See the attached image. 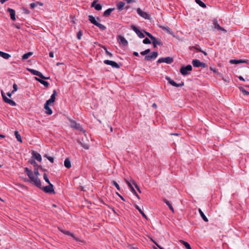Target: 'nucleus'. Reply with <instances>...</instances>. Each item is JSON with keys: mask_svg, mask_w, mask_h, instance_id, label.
<instances>
[{"mask_svg": "<svg viewBox=\"0 0 249 249\" xmlns=\"http://www.w3.org/2000/svg\"><path fill=\"white\" fill-rule=\"evenodd\" d=\"M70 122L71 123V128L80 131H84V130L81 125L77 123L76 121L71 119L70 120Z\"/></svg>", "mask_w": 249, "mask_h": 249, "instance_id": "nucleus-1", "label": "nucleus"}, {"mask_svg": "<svg viewBox=\"0 0 249 249\" xmlns=\"http://www.w3.org/2000/svg\"><path fill=\"white\" fill-rule=\"evenodd\" d=\"M192 67L191 65H188L186 66H182L180 69V72L183 75H186L188 74V71L192 70Z\"/></svg>", "mask_w": 249, "mask_h": 249, "instance_id": "nucleus-2", "label": "nucleus"}, {"mask_svg": "<svg viewBox=\"0 0 249 249\" xmlns=\"http://www.w3.org/2000/svg\"><path fill=\"white\" fill-rule=\"evenodd\" d=\"M137 12L139 15L142 18L147 19H150V15L147 13L143 11L140 8H138L137 9Z\"/></svg>", "mask_w": 249, "mask_h": 249, "instance_id": "nucleus-3", "label": "nucleus"}, {"mask_svg": "<svg viewBox=\"0 0 249 249\" xmlns=\"http://www.w3.org/2000/svg\"><path fill=\"white\" fill-rule=\"evenodd\" d=\"M174 60L173 57H161L158 59L157 62L158 63H166L167 64H171L173 62Z\"/></svg>", "mask_w": 249, "mask_h": 249, "instance_id": "nucleus-4", "label": "nucleus"}, {"mask_svg": "<svg viewBox=\"0 0 249 249\" xmlns=\"http://www.w3.org/2000/svg\"><path fill=\"white\" fill-rule=\"evenodd\" d=\"M192 64L195 67H201L202 68H206L207 65L206 64L200 62L199 60L197 59H194L192 61Z\"/></svg>", "mask_w": 249, "mask_h": 249, "instance_id": "nucleus-5", "label": "nucleus"}, {"mask_svg": "<svg viewBox=\"0 0 249 249\" xmlns=\"http://www.w3.org/2000/svg\"><path fill=\"white\" fill-rule=\"evenodd\" d=\"M1 95H2V98H3V101L9 104L11 106H16V103H15V101H14L13 100H11V99H10L9 98H8L5 95L4 93L2 91H1Z\"/></svg>", "mask_w": 249, "mask_h": 249, "instance_id": "nucleus-6", "label": "nucleus"}, {"mask_svg": "<svg viewBox=\"0 0 249 249\" xmlns=\"http://www.w3.org/2000/svg\"><path fill=\"white\" fill-rule=\"evenodd\" d=\"M166 79L168 81V83L174 87H181L184 85L183 82H181V83L178 84L169 77H166Z\"/></svg>", "mask_w": 249, "mask_h": 249, "instance_id": "nucleus-7", "label": "nucleus"}, {"mask_svg": "<svg viewBox=\"0 0 249 249\" xmlns=\"http://www.w3.org/2000/svg\"><path fill=\"white\" fill-rule=\"evenodd\" d=\"M131 28L136 33L140 38H142L144 37V35L138 28V27L134 25H132L131 26Z\"/></svg>", "mask_w": 249, "mask_h": 249, "instance_id": "nucleus-8", "label": "nucleus"}, {"mask_svg": "<svg viewBox=\"0 0 249 249\" xmlns=\"http://www.w3.org/2000/svg\"><path fill=\"white\" fill-rule=\"evenodd\" d=\"M104 63L105 64L111 66L113 68H115L117 69H119L120 68V65L113 61L105 60L104 61Z\"/></svg>", "mask_w": 249, "mask_h": 249, "instance_id": "nucleus-9", "label": "nucleus"}, {"mask_svg": "<svg viewBox=\"0 0 249 249\" xmlns=\"http://www.w3.org/2000/svg\"><path fill=\"white\" fill-rule=\"evenodd\" d=\"M158 55V52H153L150 55H146L144 57L145 61H150L152 59H155Z\"/></svg>", "mask_w": 249, "mask_h": 249, "instance_id": "nucleus-10", "label": "nucleus"}, {"mask_svg": "<svg viewBox=\"0 0 249 249\" xmlns=\"http://www.w3.org/2000/svg\"><path fill=\"white\" fill-rule=\"evenodd\" d=\"M125 182L127 184L128 186L130 188V189L131 191L132 192V193L134 195H135L138 199H140V196L138 195V194L136 192L135 190L134 189V188L132 186V185L131 184V183H132L131 181L130 182L128 180L125 179Z\"/></svg>", "mask_w": 249, "mask_h": 249, "instance_id": "nucleus-11", "label": "nucleus"}, {"mask_svg": "<svg viewBox=\"0 0 249 249\" xmlns=\"http://www.w3.org/2000/svg\"><path fill=\"white\" fill-rule=\"evenodd\" d=\"M158 27L162 29L163 30H164V31L166 32L167 33H168L169 34H170V35H172V36H174V32L169 27H168V26H164L161 25H158Z\"/></svg>", "mask_w": 249, "mask_h": 249, "instance_id": "nucleus-12", "label": "nucleus"}, {"mask_svg": "<svg viewBox=\"0 0 249 249\" xmlns=\"http://www.w3.org/2000/svg\"><path fill=\"white\" fill-rule=\"evenodd\" d=\"M117 39L120 45H122L124 46H126L127 45L128 42L124 36L120 35L118 36H117Z\"/></svg>", "mask_w": 249, "mask_h": 249, "instance_id": "nucleus-13", "label": "nucleus"}, {"mask_svg": "<svg viewBox=\"0 0 249 249\" xmlns=\"http://www.w3.org/2000/svg\"><path fill=\"white\" fill-rule=\"evenodd\" d=\"M31 181L33 182L34 184L37 187L41 189V183L40 179L37 178L34 176L33 179H31Z\"/></svg>", "mask_w": 249, "mask_h": 249, "instance_id": "nucleus-14", "label": "nucleus"}, {"mask_svg": "<svg viewBox=\"0 0 249 249\" xmlns=\"http://www.w3.org/2000/svg\"><path fill=\"white\" fill-rule=\"evenodd\" d=\"M57 93L56 90H53V93L52 94L51 98L48 100V106L49 105H51V104L53 103L55 100V97L57 95Z\"/></svg>", "mask_w": 249, "mask_h": 249, "instance_id": "nucleus-15", "label": "nucleus"}, {"mask_svg": "<svg viewBox=\"0 0 249 249\" xmlns=\"http://www.w3.org/2000/svg\"><path fill=\"white\" fill-rule=\"evenodd\" d=\"M48 194H55V192L53 189V185L50 182L48 178Z\"/></svg>", "mask_w": 249, "mask_h": 249, "instance_id": "nucleus-16", "label": "nucleus"}, {"mask_svg": "<svg viewBox=\"0 0 249 249\" xmlns=\"http://www.w3.org/2000/svg\"><path fill=\"white\" fill-rule=\"evenodd\" d=\"M152 43H153L154 48H156L157 45H159V46L163 45V43L160 41V40L157 38L155 37H154V38L153 39H152Z\"/></svg>", "mask_w": 249, "mask_h": 249, "instance_id": "nucleus-17", "label": "nucleus"}, {"mask_svg": "<svg viewBox=\"0 0 249 249\" xmlns=\"http://www.w3.org/2000/svg\"><path fill=\"white\" fill-rule=\"evenodd\" d=\"M7 11L9 13L11 19L14 21L16 20V13L15 11L10 8H8Z\"/></svg>", "mask_w": 249, "mask_h": 249, "instance_id": "nucleus-18", "label": "nucleus"}, {"mask_svg": "<svg viewBox=\"0 0 249 249\" xmlns=\"http://www.w3.org/2000/svg\"><path fill=\"white\" fill-rule=\"evenodd\" d=\"M32 157L36 159L38 161L40 162L41 161V156L40 154L36 151H33Z\"/></svg>", "mask_w": 249, "mask_h": 249, "instance_id": "nucleus-19", "label": "nucleus"}, {"mask_svg": "<svg viewBox=\"0 0 249 249\" xmlns=\"http://www.w3.org/2000/svg\"><path fill=\"white\" fill-rule=\"evenodd\" d=\"M96 0L93 1L91 3V6L92 7H94V8L97 11L101 10L102 9V6L99 3H96Z\"/></svg>", "mask_w": 249, "mask_h": 249, "instance_id": "nucleus-20", "label": "nucleus"}, {"mask_svg": "<svg viewBox=\"0 0 249 249\" xmlns=\"http://www.w3.org/2000/svg\"><path fill=\"white\" fill-rule=\"evenodd\" d=\"M213 24L214 28L215 29H216L219 31H222L225 32H226V30H225L223 28L221 27L219 25V24L217 23V21L216 20H215L213 21Z\"/></svg>", "mask_w": 249, "mask_h": 249, "instance_id": "nucleus-21", "label": "nucleus"}, {"mask_svg": "<svg viewBox=\"0 0 249 249\" xmlns=\"http://www.w3.org/2000/svg\"><path fill=\"white\" fill-rule=\"evenodd\" d=\"M246 63V61L242 59H231L230 60V63L231 64H237L239 63Z\"/></svg>", "mask_w": 249, "mask_h": 249, "instance_id": "nucleus-22", "label": "nucleus"}, {"mask_svg": "<svg viewBox=\"0 0 249 249\" xmlns=\"http://www.w3.org/2000/svg\"><path fill=\"white\" fill-rule=\"evenodd\" d=\"M24 171L28 175V177L30 178V179H33V177L34 176L33 172L31 170H30L28 168L25 167L24 168Z\"/></svg>", "mask_w": 249, "mask_h": 249, "instance_id": "nucleus-23", "label": "nucleus"}, {"mask_svg": "<svg viewBox=\"0 0 249 249\" xmlns=\"http://www.w3.org/2000/svg\"><path fill=\"white\" fill-rule=\"evenodd\" d=\"M163 201L168 206L169 209L174 213V210L173 207L172 206L171 203L166 198H164L163 199Z\"/></svg>", "mask_w": 249, "mask_h": 249, "instance_id": "nucleus-24", "label": "nucleus"}, {"mask_svg": "<svg viewBox=\"0 0 249 249\" xmlns=\"http://www.w3.org/2000/svg\"><path fill=\"white\" fill-rule=\"evenodd\" d=\"M115 10V8H109L106 10L103 13V16L104 17H108L109 16L111 13Z\"/></svg>", "mask_w": 249, "mask_h": 249, "instance_id": "nucleus-25", "label": "nucleus"}, {"mask_svg": "<svg viewBox=\"0 0 249 249\" xmlns=\"http://www.w3.org/2000/svg\"><path fill=\"white\" fill-rule=\"evenodd\" d=\"M0 56L5 59H8L11 57V55L7 53L0 51Z\"/></svg>", "mask_w": 249, "mask_h": 249, "instance_id": "nucleus-26", "label": "nucleus"}, {"mask_svg": "<svg viewBox=\"0 0 249 249\" xmlns=\"http://www.w3.org/2000/svg\"><path fill=\"white\" fill-rule=\"evenodd\" d=\"M88 17H89V21L91 23L94 24V25H96V24L98 23V22L95 19V18L93 16H91V15L89 16Z\"/></svg>", "mask_w": 249, "mask_h": 249, "instance_id": "nucleus-27", "label": "nucleus"}, {"mask_svg": "<svg viewBox=\"0 0 249 249\" xmlns=\"http://www.w3.org/2000/svg\"><path fill=\"white\" fill-rule=\"evenodd\" d=\"M64 166L68 169H69L71 167V161L69 159H66L64 161Z\"/></svg>", "mask_w": 249, "mask_h": 249, "instance_id": "nucleus-28", "label": "nucleus"}, {"mask_svg": "<svg viewBox=\"0 0 249 249\" xmlns=\"http://www.w3.org/2000/svg\"><path fill=\"white\" fill-rule=\"evenodd\" d=\"M135 207L136 209H137L139 212L142 215V217H144V218L147 219V216L145 215V214L143 213V212L142 210V209L137 205H135Z\"/></svg>", "mask_w": 249, "mask_h": 249, "instance_id": "nucleus-29", "label": "nucleus"}, {"mask_svg": "<svg viewBox=\"0 0 249 249\" xmlns=\"http://www.w3.org/2000/svg\"><path fill=\"white\" fill-rule=\"evenodd\" d=\"M198 212H199V213H200V215L201 217L203 219V220L204 221H205V222H208V219L205 216V215L204 214V213H203V212L202 211V210L200 209H198Z\"/></svg>", "mask_w": 249, "mask_h": 249, "instance_id": "nucleus-30", "label": "nucleus"}, {"mask_svg": "<svg viewBox=\"0 0 249 249\" xmlns=\"http://www.w3.org/2000/svg\"><path fill=\"white\" fill-rule=\"evenodd\" d=\"M33 54V52H28L26 53H25L24 54H23L22 56V59L23 60H25V59H28L30 56H31V55H32Z\"/></svg>", "mask_w": 249, "mask_h": 249, "instance_id": "nucleus-31", "label": "nucleus"}, {"mask_svg": "<svg viewBox=\"0 0 249 249\" xmlns=\"http://www.w3.org/2000/svg\"><path fill=\"white\" fill-rule=\"evenodd\" d=\"M179 242L185 246L186 249H192L190 244L188 242L182 240H180Z\"/></svg>", "mask_w": 249, "mask_h": 249, "instance_id": "nucleus-32", "label": "nucleus"}, {"mask_svg": "<svg viewBox=\"0 0 249 249\" xmlns=\"http://www.w3.org/2000/svg\"><path fill=\"white\" fill-rule=\"evenodd\" d=\"M124 5H125V3L124 2L120 1L119 2H118L116 6H117V9L119 10H121L123 9V8L124 6Z\"/></svg>", "mask_w": 249, "mask_h": 249, "instance_id": "nucleus-33", "label": "nucleus"}, {"mask_svg": "<svg viewBox=\"0 0 249 249\" xmlns=\"http://www.w3.org/2000/svg\"><path fill=\"white\" fill-rule=\"evenodd\" d=\"M63 233H64L65 234H66V235H70L73 238V239H74L75 240H77V239H76V238L74 237V234L73 233H71V232H70L69 231H65V230H61V231Z\"/></svg>", "mask_w": 249, "mask_h": 249, "instance_id": "nucleus-34", "label": "nucleus"}, {"mask_svg": "<svg viewBox=\"0 0 249 249\" xmlns=\"http://www.w3.org/2000/svg\"><path fill=\"white\" fill-rule=\"evenodd\" d=\"M195 2L198 4L200 7L205 8H206V5L201 0H195Z\"/></svg>", "mask_w": 249, "mask_h": 249, "instance_id": "nucleus-35", "label": "nucleus"}, {"mask_svg": "<svg viewBox=\"0 0 249 249\" xmlns=\"http://www.w3.org/2000/svg\"><path fill=\"white\" fill-rule=\"evenodd\" d=\"M15 135L16 138H17L18 141V142H22L21 136L19 134V133H18V131H15Z\"/></svg>", "mask_w": 249, "mask_h": 249, "instance_id": "nucleus-36", "label": "nucleus"}, {"mask_svg": "<svg viewBox=\"0 0 249 249\" xmlns=\"http://www.w3.org/2000/svg\"><path fill=\"white\" fill-rule=\"evenodd\" d=\"M85 149H89V145L87 143H83L80 141H77Z\"/></svg>", "mask_w": 249, "mask_h": 249, "instance_id": "nucleus-37", "label": "nucleus"}, {"mask_svg": "<svg viewBox=\"0 0 249 249\" xmlns=\"http://www.w3.org/2000/svg\"><path fill=\"white\" fill-rule=\"evenodd\" d=\"M95 26L98 27L100 30H101L102 31H104L106 29V27L105 25H104L99 22H98Z\"/></svg>", "mask_w": 249, "mask_h": 249, "instance_id": "nucleus-38", "label": "nucleus"}, {"mask_svg": "<svg viewBox=\"0 0 249 249\" xmlns=\"http://www.w3.org/2000/svg\"><path fill=\"white\" fill-rule=\"evenodd\" d=\"M239 90L240 91H241L243 94L245 95H249V92L246 90H245L243 87H240L239 88Z\"/></svg>", "mask_w": 249, "mask_h": 249, "instance_id": "nucleus-39", "label": "nucleus"}, {"mask_svg": "<svg viewBox=\"0 0 249 249\" xmlns=\"http://www.w3.org/2000/svg\"><path fill=\"white\" fill-rule=\"evenodd\" d=\"M111 184L112 185L114 186L118 191L120 190L121 189H120V186L119 185V184L117 183V182L116 181H115V180L112 181Z\"/></svg>", "mask_w": 249, "mask_h": 249, "instance_id": "nucleus-40", "label": "nucleus"}, {"mask_svg": "<svg viewBox=\"0 0 249 249\" xmlns=\"http://www.w3.org/2000/svg\"><path fill=\"white\" fill-rule=\"evenodd\" d=\"M192 48L195 49V50H196L197 52H201V53H203L205 55H206L207 54L206 52L202 51L200 48H198V47H197L196 46H193V47H192Z\"/></svg>", "mask_w": 249, "mask_h": 249, "instance_id": "nucleus-41", "label": "nucleus"}, {"mask_svg": "<svg viewBox=\"0 0 249 249\" xmlns=\"http://www.w3.org/2000/svg\"><path fill=\"white\" fill-rule=\"evenodd\" d=\"M27 70L29 71L32 74L35 75H36L38 72L37 71L31 69H27Z\"/></svg>", "mask_w": 249, "mask_h": 249, "instance_id": "nucleus-42", "label": "nucleus"}, {"mask_svg": "<svg viewBox=\"0 0 249 249\" xmlns=\"http://www.w3.org/2000/svg\"><path fill=\"white\" fill-rule=\"evenodd\" d=\"M132 183L135 186L138 191L140 193H141V190L138 184L136 183L134 180H131Z\"/></svg>", "mask_w": 249, "mask_h": 249, "instance_id": "nucleus-43", "label": "nucleus"}, {"mask_svg": "<svg viewBox=\"0 0 249 249\" xmlns=\"http://www.w3.org/2000/svg\"><path fill=\"white\" fill-rule=\"evenodd\" d=\"M83 35V32L82 30H79L77 34V38L78 39L80 40L81 39V36Z\"/></svg>", "mask_w": 249, "mask_h": 249, "instance_id": "nucleus-44", "label": "nucleus"}, {"mask_svg": "<svg viewBox=\"0 0 249 249\" xmlns=\"http://www.w3.org/2000/svg\"><path fill=\"white\" fill-rule=\"evenodd\" d=\"M142 42L145 44H148L151 43V41L148 38L146 37L143 40Z\"/></svg>", "mask_w": 249, "mask_h": 249, "instance_id": "nucleus-45", "label": "nucleus"}, {"mask_svg": "<svg viewBox=\"0 0 249 249\" xmlns=\"http://www.w3.org/2000/svg\"><path fill=\"white\" fill-rule=\"evenodd\" d=\"M143 31H144V33L145 34V35L146 36H147L151 40L153 39L154 38V37H155L152 35H151L150 33H149V32H147L144 30H143Z\"/></svg>", "mask_w": 249, "mask_h": 249, "instance_id": "nucleus-46", "label": "nucleus"}, {"mask_svg": "<svg viewBox=\"0 0 249 249\" xmlns=\"http://www.w3.org/2000/svg\"><path fill=\"white\" fill-rule=\"evenodd\" d=\"M36 76H39L40 78L43 79H47V77H45L44 75H43V74L39 71L38 72V73L37 74Z\"/></svg>", "mask_w": 249, "mask_h": 249, "instance_id": "nucleus-47", "label": "nucleus"}, {"mask_svg": "<svg viewBox=\"0 0 249 249\" xmlns=\"http://www.w3.org/2000/svg\"><path fill=\"white\" fill-rule=\"evenodd\" d=\"M36 76H39L40 78L43 79H47V77H45L44 75H43V74L39 71L38 72V73L37 74Z\"/></svg>", "mask_w": 249, "mask_h": 249, "instance_id": "nucleus-48", "label": "nucleus"}, {"mask_svg": "<svg viewBox=\"0 0 249 249\" xmlns=\"http://www.w3.org/2000/svg\"><path fill=\"white\" fill-rule=\"evenodd\" d=\"M13 90L12 91V93H14L18 90V86L16 83H14L13 86Z\"/></svg>", "mask_w": 249, "mask_h": 249, "instance_id": "nucleus-49", "label": "nucleus"}, {"mask_svg": "<svg viewBox=\"0 0 249 249\" xmlns=\"http://www.w3.org/2000/svg\"><path fill=\"white\" fill-rule=\"evenodd\" d=\"M29 162L32 165H33L34 167L37 166V164H36V162L34 160H31L29 161Z\"/></svg>", "mask_w": 249, "mask_h": 249, "instance_id": "nucleus-50", "label": "nucleus"}, {"mask_svg": "<svg viewBox=\"0 0 249 249\" xmlns=\"http://www.w3.org/2000/svg\"><path fill=\"white\" fill-rule=\"evenodd\" d=\"M152 241L157 246V247L160 249H164L163 248L160 246L155 240L151 239Z\"/></svg>", "mask_w": 249, "mask_h": 249, "instance_id": "nucleus-51", "label": "nucleus"}, {"mask_svg": "<svg viewBox=\"0 0 249 249\" xmlns=\"http://www.w3.org/2000/svg\"><path fill=\"white\" fill-rule=\"evenodd\" d=\"M37 167V166L35 167V169H34V173L36 176H37L38 175H39L38 170V168Z\"/></svg>", "mask_w": 249, "mask_h": 249, "instance_id": "nucleus-52", "label": "nucleus"}, {"mask_svg": "<svg viewBox=\"0 0 249 249\" xmlns=\"http://www.w3.org/2000/svg\"><path fill=\"white\" fill-rule=\"evenodd\" d=\"M39 82L44 85L45 87H47V81L41 79Z\"/></svg>", "mask_w": 249, "mask_h": 249, "instance_id": "nucleus-53", "label": "nucleus"}, {"mask_svg": "<svg viewBox=\"0 0 249 249\" xmlns=\"http://www.w3.org/2000/svg\"><path fill=\"white\" fill-rule=\"evenodd\" d=\"M53 113L52 109L48 106V115H51Z\"/></svg>", "mask_w": 249, "mask_h": 249, "instance_id": "nucleus-54", "label": "nucleus"}, {"mask_svg": "<svg viewBox=\"0 0 249 249\" xmlns=\"http://www.w3.org/2000/svg\"><path fill=\"white\" fill-rule=\"evenodd\" d=\"M116 195H117L118 196H119L121 198V199L123 201H125V199L124 198V197H123V196H122L120 194H119V193H117V192H116Z\"/></svg>", "mask_w": 249, "mask_h": 249, "instance_id": "nucleus-55", "label": "nucleus"}, {"mask_svg": "<svg viewBox=\"0 0 249 249\" xmlns=\"http://www.w3.org/2000/svg\"><path fill=\"white\" fill-rule=\"evenodd\" d=\"M48 160L52 163L53 162V158L52 157L48 156Z\"/></svg>", "mask_w": 249, "mask_h": 249, "instance_id": "nucleus-56", "label": "nucleus"}, {"mask_svg": "<svg viewBox=\"0 0 249 249\" xmlns=\"http://www.w3.org/2000/svg\"><path fill=\"white\" fill-rule=\"evenodd\" d=\"M30 8L34 9L36 6V4L35 3H32L30 5Z\"/></svg>", "mask_w": 249, "mask_h": 249, "instance_id": "nucleus-57", "label": "nucleus"}, {"mask_svg": "<svg viewBox=\"0 0 249 249\" xmlns=\"http://www.w3.org/2000/svg\"><path fill=\"white\" fill-rule=\"evenodd\" d=\"M106 53L107 55L109 56V57H112L113 56L112 54L108 51H106Z\"/></svg>", "mask_w": 249, "mask_h": 249, "instance_id": "nucleus-58", "label": "nucleus"}, {"mask_svg": "<svg viewBox=\"0 0 249 249\" xmlns=\"http://www.w3.org/2000/svg\"><path fill=\"white\" fill-rule=\"evenodd\" d=\"M43 178H44V179L45 180V181L47 182V173H44V174H43Z\"/></svg>", "mask_w": 249, "mask_h": 249, "instance_id": "nucleus-59", "label": "nucleus"}, {"mask_svg": "<svg viewBox=\"0 0 249 249\" xmlns=\"http://www.w3.org/2000/svg\"><path fill=\"white\" fill-rule=\"evenodd\" d=\"M42 190L46 193H47V186H44L42 188Z\"/></svg>", "mask_w": 249, "mask_h": 249, "instance_id": "nucleus-60", "label": "nucleus"}, {"mask_svg": "<svg viewBox=\"0 0 249 249\" xmlns=\"http://www.w3.org/2000/svg\"><path fill=\"white\" fill-rule=\"evenodd\" d=\"M53 54H53V52H50L49 53V56L51 57H53Z\"/></svg>", "mask_w": 249, "mask_h": 249, "instance_id": "nucleus-61", "label": "nucleus"}, {"mask_svg": "<svg viewBox=\"0 0 249 249\" xmlns=\"http://www.w3.org/2000/svg\"><path fill=\"white\" fill-rule=\"evenodd\" d=\"M150 52V50L149 49H147L144 51V52L146 53V54H148Z\"/></svg>", "mask_w": 249, "mask_h": 249, "instance_id": "nucleus-62", "label": "nucleus"}, {"mask_svg": "<svg viewBox=\"0 0 249 249\" xmlns=\"http://www.w3.org/2000/svg\"><path fill=\"white\" fill-rule=\"evenodd\" d=\"M238 79L240 80H241V81H245V79H244V78L242 76H239L238 77Z\"/></svg>", "mask_w": 249, "mask_h": 249, "instance_id": "nucleus-63", "label": "nucleus"}, {"mask_svg": "<svg viewBox=\"0 0 249 249\" xmlns=\"http://www.w3.org/2000/svg\"><path fill=\"white\" fill-rule=\"evenodd\" d=\"M133 55L136 56H139V54L138 53L136 52H134L133 53Z\"/></svg>", "mask_w": 249, "mask_h": 249, "instance_id": "nucleus-64", "label": "nucleus"}]
</instances>
